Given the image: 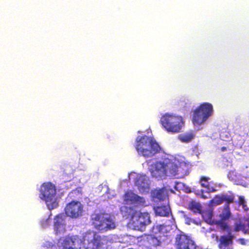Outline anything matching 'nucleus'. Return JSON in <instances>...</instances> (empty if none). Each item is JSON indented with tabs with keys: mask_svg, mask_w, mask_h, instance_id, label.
I'll use <instances>...</instances> for the list:
<instances>
[{
	"mask_svg": "<svg viewBox=\"0 0 249 249\" xmlns=\"http://www.w3.org/2000/svg\"><path fill=\"white\" fill-rule=\"evenodd\" d=\"M221 150L222 151H225L227 150V148L225 146H223L221 148Z\"/></svg>",
	"mask_w": 249,
	"mask_h": 249,
	"instance_id": "nucleus-34",
	"label": "nucleus"
},
{
	"mask_svg": "<svg viewBox=\"0 0 249 249\" xmlns=\"http://www.w3.org/2000/svg\"><path fill=\"white\" fill-rule=\"evenodd\" d=\"M215 224L219 226L222 231H226L228 233L231 232V228L225 221L221 220H217L215 222Z\"/></svg>",
	"mask_w": 249,
	"mask_h": 249,
	"instance_id": "nucleus-20",
	"label": "nucleus"
},
{
	"mask_svg": "<svg viewBox=\"0 0 249 249\" xmlns=\"http://www.w3.org/2000/svg\"><path fill=\"white\" fill-rule=\"evenodd\" d=\"M206 215H207L209 219H211L213 216V213L212 212H208V213H206Z\"/></svg>",
	"mask_w": 249,
	"mask_h": 249,
	"instance_id": "nucleus-33",
	"label": "nucleus"
},
{
	"mask_svg": "<svg viewBox=\"0 0 249 249\" xmlns=\"http://www.w3.org/2000/svg\"><path fill=\"white\" fill-rule=\"evenodd\" d=\"M150 223V217L148 213H142L137 211L135 214L132 217L130 224L135 230H142L146 225Z\"/></svg>",
	"mask_w": 249,
	"mask_h": 249,
	"instance_id": "nucleus-8",
	"label": "nucleus"
},
{
	"mask_svg": "<svg viewBox=\"0 0 249 249\" xmlns=\"http://www.w3.org/2000/svg\"><path fill=\"white\" fill-rule=\"evenodd\" d=\"M240 230H241V223H236L234 226V231H238Z\"/></svg>",
	"mask_w": 249,
	"mask_h": 249,
	"instance_id": "nucleus-31",
	"label": "nucleus"
},
{
	"mask_svg": "<svg viewBox=\"0 0 249 249\" xmlns=\"http://www.w3.org/2000/svg\"><path fill=\"white\" fill-rule=\"evenodd\" d=\"M120 210L124 217H125L126 218L130 219V223L132 221V217L135 214L137 211L133 207H128L126 206H121Z\"/></svg>",
	"mask_w": 249,
	"mask_h": 249,
	"instance_id": "nucleus-17",
	"label": "nucleus"
},
{
	"mask_svg": "<svg viewBox=\"0 0 249 249\" xmlns=\"http://www.w3.org/2000/svg\"><path fill=\"white\" fill-rule=\"evenodd\" d=\"M103 240L100 235L94 233L92 239L88 241L86 249H101L104 245Z\"/></svg>",
	"mask_w": 249,
	"mask_h": 249,
	"instance_id": "nucleus-14",
	"label": "nucleus"
},
{
	"mask_svg": "<svg viewBox=\"0 0 249 249\" xmlns=\"http://www.w3.org/2000/svg\"><path fill=\"white\" fill-rule=\"evenodd\" d=\"M184 217L185 218V223L188 225H190L192 222V219L189 217H186V216H184Z\"/></svg>",
	"mask_w": 249,
	"mask_h": 249,
	"instance_id": "nucleus-32",
	"label": "nucleus"
},
{
	"mask_svg": "<svg viewBox=\"0 0 249 249\" xmlns=\"http://www.w3.org/2000/svg\"><path fill=\"white\" fill-rule=\"evenodd\" d=\"M222 198L223 202H225L227 204V206L230 203L233 202L234 201V195L231 194L228 195L227 194H222Z\"/></svg>",
	"mask_w": 249,
	"mask_h": 249,
	"instance_id": "nucleus-25",
	"label": "nucleus"
},
{
	"mask_svg": "<svg viewBox=\"0 0 249 249\" xmlns=\"http://www.w3.org/2000/svg\"><path fill=\"white\" fill-rule=\"evenodd\" d=\"M84 207L79 201L72 200L68 203L64 209L67 216L76 219L82 216Z\"/></svg>",
	"mask_w": 249,
	"mask_h": 249,
	"instance_id": "nucleus-7",
	"label": "nucleus"
},
{
	"mask_svg": "<svg viewBox=\"0 0 249 249\" xmlns=\"http://www.w3.org/2000/svg\"><path fill=\"white\" fill-rule=\"evenodd\" d=\"M145 245L148 248L152 249L161 245V242L157 237L152 234L145 235Z\"/></svg>",
	"mask_w": 249,
	"mask_h": 249,
	"instance_id": "nucleus-15",
	"label": "nucleus"
},
{
	"mask_svg": "<svg viewBox=\"0 0 249 249\" xmlns=\"http://www.w3.org/2000/svg\"><path fill=\"white\" fill-rule=\"evenodd\" d=\"M234 236L231 232L228 233V235H223L220 237L218 247L220 249H225L229 245H231L233 243L232 240Z\"/></svg>",
	"mask_w": 249,
	"mask_h": 249,
	"instance_id": "nucleus-16",
	"label": "nucleus"
},
{
	"mask_svg": "<svg viewBox=\"0 0 249 249\" xmlns=\"http://www.w3.org/2000/svg\"><path fill=\"white\" fill-rule=\"evenodd\" d=\"M123 200L127 204H137L139 205H144L145 199L142 196L135 194L131 190H128L125 192L123 196Z\"/></svg>",
	"mask_w": 249,
	"mask_h": 249,
	"instance_id": "nucleus-10",
	"label": "nucleus"
},
{
	"mask_svg": "<svg viewBox=\"0 0 249 249\" xmlns=\"http://www.w3.org/2000/svg\"><path fill=\"white\" fill-rule=\"evenodd\" d=\"M182 102H183V101H179V102H178V104H181Z\"/></svg>",
	"mask_w": 249,
	"mask_h": 249,
	"instance_id": "nucleus-38",
	"label": "nucleus"
},
{
	"mask_svg": "<svg viewBox=\"0 0 249 249\" xmlns=\"http://www.w3.org/2000/svg\"><path fill=\"white\" fill-rule=\"evenodd\" d=\"M189 171L188 168L185 165H180L178 167V177H183L188 175Z\"/></svg>",
	"mask_w": 249,
	"mask_h": 249,
	"instance_id": "nucleus-24",
	"label": "nucleus"
},
{
	"mask_svg": "<svg viewBox=\"0 0 249 249\" xmlns=\"http://www.w3.org/2000/svg\"><path fill=\"white\" fill-rule=\"evenodd\" d=\"M209 178L206 177H205V176H202L200 178V184H201V185L203 187H205V188H207L209 186V183H208V180H209Z\"/></svg>",
	"mask_w": 249,
	"mask_h": 249,
	"instance_id": "nucleus-27",
	"label": "nucleus"
},
{
	"mask_svg": "<svg viewBox=\"0 0 249 249\" xmlns=\"http://www.w3.org/2000/svg\"><path fill=\"white\" fill-rule=\"evenodd\" d=\"M148 178L144 175L137 176L135 179V184L141 192H147L149 189Z\"/></svg>",
	"mask_w": 249,
	"mask_h": 249,
	"instance_id": "nucleus-13",
	"label": "nucleus"
},
{
	"mask_svg": "<svg viewBox=\"0 0 249 249\" xmlns=\"http://www.w3.org/2000/svg\"><path fill=\"white\" fill-rule=\"evenodd\" d=\"M135 148L138 153L145 158H151L159 153L161 148L153 138L146 135L137 137Z\"/></svg>",
	"mask_w": 249,
	"mask_h": 249,
	"instance_id": "nucleus-1",
	"label": "nucleus"
},
{
	"mask_svg": "<svg viewBox=\"0 0 249 249\" xmlns=\"http://www.w3.org/2000/svg\"><path fill=\"white\" fill-rule=\"evenodd\" d=\"M175 245L176 249H196L195 242L190 236L183 233L176 235Z\"/></svg>",
	"mask_w": 249,
	"mask_h": 249,
	"instance_id": "nucleus-9",
	"label": "nucleus"
},
{
	"mask_svg": "<svg viewBox=\"0 0 249 249\" xmlns=\"http://www.w3.org/2000/svg\"><path fill=\"white\" fill-rule=\"evenodd\" d=\"M246 225L244 223H241V230L244 232V233H249V230L246 229Z\"/></svg>",
	"mask_w": 249,
	"mask_h": 249,
	"instance_id": "nucleus-30",
	"label": "nucleus"
},
{
	"mask_svg": "<svg viewBox=\"0 0 249 249\" xmlns=\"http://www.w3.org/2000/svg\"><path fill=\"white\" fill-rule=\"evenodd\" d=\"M91 221L94 228L100 231H111L116 227L114 216L105 212L92 214Z\"/></svg>",
	"mask_w": 249,
	"mask_h": 249,
	"instance_id": "nucleus-2",
	"label": "nucleus"
},
{
	"mask_svg": "<svg viewBox=\"0 0 249 249\" xmlns=\"http://www.w3.org/2000/svg\"><path fill=\"white\" fill-rule=\"evenodd\" d=\"M189 209L195 213H200L201 212V206L200 203L194 201L191 202L189 204Z\"/></svg>",
	"mask_w": 249,
	"mask_h": 249,
	"instance_id": "nucleus-22",
	"label": "nucleus"
},
{
	"mask_svg": "<svg viewBox=\"0 0 249 249\" xmlns=\"http://www.w3.org/2000/svg\"><path fill=\"white\" fill-rule=\"evenodd\" d=\"M213 112V107L211 104L209 103L201 104L194 111L193 124L195 125L201 124L212 116Z\"/></svg>",
	"mask_w": 249,
	"mask_h": 249,
	"instance_id": "nucleus-6",
	"label": "nucleus"
},
{
	"mask_svg": "<svg viewBox=\"0 0 249 249\" xmlns=\"http://www.w3.org/2000/svg\"><path fill=\"white\" fill-rule=\"evenodd\" d=\"M160 122L167 132L174 133L180 132L184 124V121L181 116L168 113L163 115Z\"/></svg>",
	"mask_w": 249,
	"mask_h": 249,
	"instance_id": "nucleus-5",
	"label": "nucleus"
},
{
	"mask_svg": "<svg viewBox=\"0 0 249 249\" xmlns=\"http://www.w3.org/2000/svg\"><path fill=\"white\" fill-rule=\"evenodd\" d=\"M231 216V213L229 206H227L223 210L221 213L220 214V219L221 220L226 221L230 218Z\"/></svg>",
	"mask_w": 249,
	"mask_h": 249,
	"instance_id": "nucleus-23",
	"label": "nucleus"
},
{
	"mask_svg": "<svg viewBox=\"0 0 249 249\" xmlns=\"http://www.w3.org/2000/svg\"><path fill=\"white\" fill-rule=\"evenodd\" d=\"M240 242L242 245L245 244L244 239H240Z\"/></svg>",
	"mask_w": 249,
	"mask_h": 249,
	"instance_id": "nucleus-35",
	"label": "nucleus"
},
{
	"mask_svg": "<svg viewBox=\"0 0 249 249\" xmlns=\"http://www.w3.org/2000/svg\"><path fill=\"white\" fill-rule=\"evenodd\" d=\"M50 224V219L49 218H47L45 220H43L41 221V224L42 227L43 228H46V227L48 226Z\"/></svg>",
	"mask_w": 249,
	"mask_h": 249,
	"instance_id": "nucleus-28",
	"label": "nucleus"
},
{
	"mask_svg": "<svg viewBox=\"0 0 249 249\" xmlns=\"http://www.w3.org/2000/svg\"><path fill=\"white\" fill-rule=\"evenodd\" d=\"M62 249H80V239L78 236H66L61 242Z\"/></svg>",
	"mask_w": 249,
	"mask_h": 249,
	"instance_id": "nucleus-11",
	"label": "nucleus"
},
{
	"mask_svg": "<svg viewBox=\"0 0 249 249\" xmlns=\"http://www.w3.org/2000/svg\"><path fill=\"white\" fill-rule=\"evenodd\" d=\"M87 237H88V238H89V237H88L87 235H86V236H85V237H84V240H87Z\"/></svg>",
	"mask_w": 249,
	"mask_h": 249,
	"instance_id": "nucleus-37",
	"label": "nucleus"
},
{
	"mask_svg": "<svg viewBox=\"0 0 249 249\" xmlns=\"http://www.w3.org/2000/svg\"><path fill=\"white\" fill-rule=\"evenodd\" d=\"M178 167L176 164L168 160L158 161L154 164L151 174L153 177L157 178L164 177L168 174L176 176L178 175Z\"/></svg>",
	"mask_w": 249,
	"mask_h": 249,
	"instance_id": "nucleus-3",
	"label": "nucleus"
},
{
	"mask_svg": "<svg viewBox=\"0 0 249 249\" xmlns=\"http://www.w3.org/2000/svg\"><path fill=\"white\" fill-rule=\"evenodd\" d=\"M155 213L158 215L168 217L171 213V211L168 205H161L157 207Z\"/></svg>",
	"mask_w": 249,
	"mask_h": 249,
	"instance_id": "nucleus-18",
	"label": "nucleus"
},
{
	"mask_svg": "<svg viewBox=\"0 0 249 249\" xmlns=\"http://www.w3.org/2000/svg\"><path fill=\"white\" fill-rule=\"evenodd\" d=\"M60 241H61V242H62V239H60V241H59V242H60Z\"/></svg>",
	"mask_w": 249,
	"mask_h": 249,
	"instance_id": "nucleus-39",
	"label": "nucleus"
},
{
	"mask_svg": "<svg viewBox=\"0 0 249 249\" xmlns=\"http://www.w3.org/2000/svg\"><path fill=\"white\" fill-rule=\"evenodd\" d=\"M195 137L194 134L191 132L183 134H181L178 136L179 140L183 142H190Z\"/></svg>",
	"mask_w": 249,
	"mask_h": 249,
	"instance_id": "nucleus-21",
	"label": "nucleus"
},
{
	"mask_svg": "<svg viewBox=\"0 0 249 249\" xmlns=\"http://www.w3.org/2000/svg\"><path fill=\"white\" fill-rule=\"evenodd\" d=\"M39 197L45 202L48 208L52 210L58 206L55 197L56 188L53 183L47 182L43 183L40 186Z\"/></svg>",
	"mask_w": 249,
	"mask_h": 249,
	"instance_id": "nucleus-4",
	"label": "nucleus"
},
{
	"mask_svg": "<svg viewBox=\"0 0 249 249\" xmlns=\"http://www.w3.org/2000/svg\"><path fill=\"white\" fill-rule=\"evenodd\" d=\"M210 203H213L215 205H220L223 203L222 195L221 196H216L214 199L210 201Z\"/></svg>",
	"mask_w": 249,
	"mask_h": 249,
	"instance_id": "nucleus-26",
	"label": "nucleus"
},
{
	"mask_svg": "<svg viewBox=\"0 0 249 249\" xmlns=\"http://www.w3.org/2000/svg\"><path fill=\"white\" fill-rule=\"evenodd\" d=\"M152 194L154 197L160 200H163L166 196V192L164 188H162L154 190Z\"/></svg>",
	"mask_w": 249,
	"mask_h": 249,
	"instance_id": "nucleus-19",
	"label": "nucleus"
},
{
	"mask_svg": "<svg viewBox=\"0 0 249 249\" xmlns=\"http://www.w3.org/2000/svg\"><path fill=\"white\" fill-rule=\"evenodd\" d=\"M245 204V200L244 196H240L239 197V204L244 206Z\"/></svg>",
	"mask_w": 249,
	"mask_h": 249,
	"instance_id": "nucleus-29",
	"label": "nucleus"
},
{
	"mask_svg": "<svg viewBox=\"0 0 249 249\" xmlns=\"http://www.w3.org/2000/svg\"><path fill=\"white\" fill-rule=\"evenodd\" d=\"M54 230L55 234L60 235L65 231V221L62 214L56 215L54 218Z\"/></svg>",
	"mask_w": 249,
	"mask_h": 249,
	"instance_id": "nucleus-12",
	"label": "nucleus"
},
{
	"mask_svg": "<svg viewBox=\"0 0 249 249\" xmlns=\"http://www.w3.org/2000/svg\"><path fill=\"white\" fill-rule=\"evenodd\" d=\"M201 197H202V198H208V197H207V196H205V195H202Z\"/></svg>",
	"mask_w": 249,
	"mask_h": 249,
	"instance_id": "nucleus-36",
	"label": "nucleus"
}]
</instances>
